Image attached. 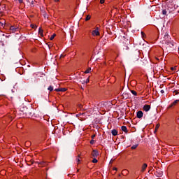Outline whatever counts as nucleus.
<instances>
[{
	"mask_svg": "<svg viewBox=\"0 0 179 179\" xmlns=\"http://www.w3.org/2000/svg\"><path fill=\"white\" fill-rule=\"evenodd\" d=\"M100 30H101V26H100V24H96L91 31L92 37H97L100 36Z\"/></svg>",
	"mask_w": 179,
	"mask_h": 179,
	"instance_id": "obj_1",
	"label": "nucleus"
},
{
	"mask_svg": "<svg viewBox=\"0 0 179 179\" xmlns=\"http://www.w3.org/2000/svg\"><path fill=\"white\" fill-rule=\"evenodd\" d=\"M10 33H17V31H20V28L17 26H11L10 27Z\"/></svg>",
	"mask_w": 179,
	"mask_h": 179,
	"instance_id": "obj_2",
	"label": "nucleus"
},
{
	"mask_svg": "<svg viewBox=\"0 0 179 179\" xmlns=\"http://www.w3.org/2000/svg\"><path fill=\"white\" fill-rule=\"evenodd\" d=\"M178 103H179V99L175 100L173 103H171L169 106L168 108H172V107H176V106H177V104H178Z\"/></svg>",
	"mask_w": 179,
	"mask_h": 179,
	"instance_id": "obj_3",
	"label": "nucleus"
},
{
	"mask_svg": "<svg viewBox=\"0 0 179 179\" xmlns=\"http://www.w3.org/2000/svg\"><path fill=\"white\" fill-rule=\"evenodd\" d=\"M91 156L94 158L98 157H99V151L97 150H93Z\"/></svg>",
	"mask_w": 179,
	"mask_h": 179,
	"instance_id": "obj_4",
	"label": "nucleus"
},
{
	"mask_svg": "<svg viewBox=\"0 0 179 179\" xmlns=\"http://www.w3.org/2000/svg\"><path fill=\"white\" fill-rule=\"evenodd\" d=\"M146 169H148V164H143L141 166V173H145Z\"/></svg>",
	"mask_w": 179,
	"mask_h": 179,
	"instance_id": "obj_5",
	"label": "nucleus"
},
{
	"mask_svg": "<svg viewBox=\"0 0 179 179\" xmlns=\"http://www.w3.org/2000/svg\"><path fill=\"white\" fill-rule=\"evenodd\" d=\"M143 117V112L142 110H139L137 112V118H142Z\"/></svg>",
	"mask_w": 179,
	"mask_h": 179,
	"instance_id": "obj_6",
	"label": "nucleus"
},
{
	"mask_svg": "<svg viewBox=\"0 0 179 179\" xmlns=\"http://www.w3.org/2000/svg\"><path fill=\"white\" fill-rule=\"evenodd\" d=\"M143 108L144 111L148 112L149 110H150V105H144Z\"/></svg>",
	"mask_w": 179,
	"mask_h": 179,
	"instance_id": "obj_7",
	"label": "nucleus"
},
{
	"mask_svg": "<svg viewBox=\"0 0 179 179\" xmlns=\"http://www.w3.org/2000/svg\"><path fill=\"white\" fill-rule=\"evenodd\" d=\"M111 134L113 136H117L118 135V131L117 129H113Z\"/></svg>",
	"mask_w": 179,
	"mask_h": 179,
	"instance_id": "obj_8",
	"label": "nucleus"
},
{
	"mask_svg": "<svg viewBox=\"0 0 179 179\" xmlns=\"http://www.w3.org/2000/svg\"><path fill=\"white\" fill-rule=\"evenodd\" d=\"M66 88H57L55 90V92H66Z\"/></svg>",
	"mask_w": 179,
	"mask_h": 179,
	"instance_id": "obj_9",
	"label": "nucleus"
},
{
	"mask_svg": "<svg viewBox=\"0 0 179 179\" xmlns=\"http://www.w3.org/2000/svg\"><path fill=\"white\" fill-rule=\"evenodd\" d=\"M121 129L123 132H125V134H128V129L125 126H122Z\"/></svg>",
	"mask_w": 179,
	"mask_h": 179,
	"instance_id": "obj_10",
	"label": "nucleus"
},
{
	"mask_svg": "<svg viewBox=\"0 0 179 179\" xmlns=\"http://www.w3.org/2000/svg\"><path fill=\"white\" fill-rule=\"evenodd\" d=\"M43 29H41V28H39V29H38V34H39V36H41V37H43V36H44V34H43Z\"/></svg>",
	"mask_w": 179,
	"mask_h": 179,
	"instance_id": "obj_11",
	"label": "nucleus"
},
{
	"mask_svg": "<svg viewBox=\"0 0 179 179\" xmlns=\"http://www.w3.org/2000/svg\"><path fill=\"white\" fill-rule=\"evenodd\" d=\"M6 21L5 20H3L1 21H0V26H1V27H5V24H6Z\"/></svg>",
	"mask_w": 179,
	"mask_h": 179,
	"instance_id": "obj_12",
	"label": "nucleus"
},
{
	"mask_svg": "<svg viewBox=\"0 0 179 179\" xmlns=\"http://www.w3.org/2000/svg\"><path fill=\"white\" fill-rule=\"evenodd\" d=\"M131 93L134 96H138V93H137L135 90H131Z\"/></svg>",
	"mask_w": 179,
	"mask_h": 179,
	"instance_id": "obj_13",
	"label": "nucleus"
},
{
	"mask_svg": "<svg viewBox=\"0 0 179 179\" xmlns=\"http://www.w3.org/2000/svg\"><path fill=\"white\" fill-rule=\"evenodd\" d=\"M159 128H160V124H157L155 127V132H157V130L159 129Z\"/></svg>",
	"mask_w": 179,
	"mask_h": 179,
	"instance_id": "obj_14",
	"label": "nucleus"
},
{
	"mask_svg": "<svg viewBox=\"0 0 179 179\" xmlns=\"http://www.w3.org/2000/svg\"><path fill=\"white\" fill-rule=\"evenodd\" d=\"M162 15H164V16L167 15V9L162 10Z\"/></svg>",
	"mask_w": 179,
	"mask_h": 179,
	"instance_id": "obj_15",
	"label": "nucleus"
},
{
	"mask_svg": "<svg viewBox=\"0 0 179 179\" xmlns=\"http://www.w3.org/2000/svg\"><path fill=\"white\" fill-rule=\"evenodd\" d=\"M90 81V77H88V78L86 79V80L83 83H83L87 84V83H89Z\"/></svg>",
	"mask_w": 179,
	"mask_h": 179,
	"instance_id": "obj_16",
	"label": "nucleus"
},
{
	"mask_svg": "<svg viewBox=\"0 0 179 179\" xmlns=\"http://www.w3.org/2000/svg\"><path fill=\"white\" fill-rule=\"evenodd\" d=\"M90 71H92L91 68H88L85 72L84 73H90Z\"/></svg>",
	"mask_w": 179,
	"mask_h": 179,
	"instance_id": "obj_17",
	"label": "nucleus"
},
{
	"mask_svg": "<svg viewBox=\"0 0 179 179\" xmlns=\"http://www.w3.org/2000/svg\"><path fill=\"white\" fill-rule=\"evenodd\" d=\"M77 160V164H79V163H80V155L78 156V158L76 159Z\"/></svg>",
	"mask_w": 179,
	"mask_h": 179,
	"instance_id": "obj_18",
	"label": "nucleus"
},
{
	"mask_svg": "<svg viewBox=\"0 0 179 179\" xmlns=\"http://www.w3.org/2000/svg\"><path fill=\"white\" fill-rule=\"evenodd\" d=\"M57 36V34H52V35L50 36V41H52L53 38H55V36Z\"/></svg>",
	"mask_w": 179,
	"mask_h": 179,
	"instance_id": "obj_19",
	"label": "nucleus"
},
{
	"mask_svg": "<svg viewBox=\"0 0 179 179\" xmlns=\"http://www.w3.org/2000/svg\"><path fill=\"white\" fill-rule=\"evenodd\" d=\"M48 90H50V92H52L54 90V87L52 86H49L48 88Z\"/></svg>",
	"mask_w": 179,
	"mask_h": 179,
	"instance_id": "obj_20",
	"label": "nucleus"
},
{
	"mask_svg": "<svg viewBox=\"0 0 179 179\" xmlns=\"http://www.w3.org/2000/svg\"><path fill=\"white\" fill-rule=\"evenodd\" d=\"M90 19H91V17H90V15H87V17H86V18H85V21L86 22H87V20H90Z\"/></svg>",
	"mask_w": 179,
	"mask_h": 179,
	"instance_id": "obj_21",
	"label": "nucleus"
},
{
	"mask_svg": "<svg viewBox=\"0 0 179 179\" xmlns=\"http://www.w3.org/2000/svg\"><path fill=\"white\" fill-rule=\"evenodd\" d=\"M136 148H138V144L134 145L131 146V149H136Z\"/></svg>",
	"mask_w": 179,
	"mask_h": 179,
	"instance_id": "obj_22",
	"label": "nucleus"
},
{
	"mask_svg": "<svg viewBox=\"0 0 179 179\" xmlns=\"http://www.w3.org/2000/svg\"><path fill=\"white\" fill-rule=\"evenodd\" d=\"M97 162H99V161H98L97 159H96V158H94V159H92V163H97Z\"/></svg>",
	"mask_w": 179,
	"mask_h": 179,
	"instance_id": "obj_23",
	"label": "nucleus"
},
{
	"mask_svg": "<svg viewBox=\"0 0 179 179\" xmlns=\"http://www.w3.org/2000/svg\"><path fill=\"white\" fill-rule=\"evenodd\" d=\"M157 176H158V177H162V176H163V172H159Z\"/></svg>",
	"mask_w": 179,
	"mask_h": 179,
	"instance_id": "obj_24",
	"label": "nucleus"
},
{
	"mask_svg": "<svg viewBox=\"0 0 179 179\" xmlns=\"http://www.w3.org/2000/svg\"><path fill=\"white\" fill-rule=\"evenodd\" d=\"M31 27L32 29H36L37 28V26L34 25V24H31Z\"/></svg>",
	"mask_w": 179,
	"mask_h": 179,
	"instance_id": "obj_25",
	"label": "nucleus"
},
{
	"mask_svg": "<svg viewBox=\"0 0 179 179\" xmlns=\"http://www.w3.org/2000/svg\"><path fill=\"white\" fill-rule=\"evenodd\" d=\"M166 12H167L168 14L171 13V10H170L169 8H166Z\"/></svg>",
	"mask_w": 179,
	"mask_h": 179,
	"instance_id": "obj_26",
	"label": "nucleus"
},
{
	"mask_svg": "<svg viewBox=\"0 0 179 179\" xmlns=\"http://www.w3.org/2000/svg\"><path fill=\"white\" fill-rule=\"evenodd\" d=\"M45 163L44 162L39 163V166H45Z\"/></svg>",
	"mask_w": 179,
	"mask_h": 179,
	"instance_id": "obj_27",
	"label": "nucleus"
},
{
	"mask_svg": "<svg viewBox=\"0 0 179 179\" xmlns=\"http://www.w3.org/2000/svg\"><path fill=\"white\" fill-rule=\"evenodd\" d=\"M164 38H169V34H166L164 35Z\"/></svg>",
	"mask_w": 179,
	"mask_h": 179,
	"instance_id": "obj_28",
	"label": "nucleus"
},
{
	"mask_svg": "<svg viewBox=\"0 0 179 179\" xmlns=\"http://www.w3.org/2000/svg\"><path fill=\"white\" fill-rule=\"evenodd\" d=\"M105 1H106V0H100V3L103 4V3H104Z\"/></svg>",
	"mask_w": 179,
	"mask_h": 179,
	"instance_id": "obj_29",
	"label": "nucleus"
},
{
	"mask_svg": "<svg viewBox=\"0 0 179 179\" xmlns=\"http://www.w3.org/2000/svg\"><path fill=\"white\" fill-rule=\"evenodd\" d=\"M176 178L179 179V172H178L176 174Z\"/></svg>",
	"mask_w": 179,
	"mask_h": 179,
	"instance_id": "obj_30",
	"label": "nucleus"
},
{
	"mask_svg": "<svg viewBox=\"0 0 179 179\" xmlns=\"http://www.w3.org/2000/svg\"><path fill=\"white\" fill-rule=\"evenodd\" d=\"M94 138H96V134H93V135L92 136V139H94Z\"/></svg>",
	"mask_w": 179,
	"mask_h": 179,
	"instance_id": "obj_31",
	"label": "nucleus"
},
{
	"mask_svg": "<svg viewBox=\"0 0 179 179\" xmlns=\"http://www.w3.org/2000/svg\"><path fill=\"white\" fill-rule=\"evenodd\" d=\"M20 3H23V0H18Z\"/></svg>",
	"mask_w": 179,
	"mask_h": 179,
	"instance_id": "obj_32",
	"label": "nucleus"
},
{
	"mask_svg": "<svg viewBox=\"0 0 179 179\" xmlns=\"http://www.w3.org/2000/svg\"><path fill=\"white\" fill-rule=\"evenodd\" d=\"M171 71H174V69H176V67H171Z\"/></svg>",
	"mask_w": 179,
	"mask_h": 179,
	"instance_id": "obj_33",
	"label": "nucleus"
},
{
	"mask_svg": "<svg viewBox=\"0 0 179 179\" xmlns=\"http://www.w3.org/2000/svg\"><path fill=\"white\" fill-rule=\"evenodd\" d=\"M161 93H162V94H163L164 93V90H162Z\"/></svg>",
	"mask_w": 179,
	"mask_h": 179,
	"instance_id": "obj_34",
	"label": "nucleus"
},
{
	"mask_svg": "<svg viewBox=\"0 0 179 179\" xmlns=\"http://www.w3.org/2000/svg\"><path fill=\"white\" fill-rule=\"evenodd\" d=\"M55 2H59V0H54Z\"/></svg>",
	"mask_w": 179,
	"mask_h": 179,
	"instance_id": "obj_35",
	"label": "nucleus"
},
{
	"mask_svg": "<svg viewBox=\"0 0 179 179\" xmlns=\"http://www.w3.org/2000/svg\"><path fill=\"white\" fill-rule=\"evenodd\" d=\"M142 36H145V33H143V31L141 32Z\"/></svg>",
	"mask_w": 179,
	"mask_h": 179,
	"instance_id": "obj_36",
	"label": "nucleus"
},
{
	"mask_svg": "<svg viewBox=\"0 0 179 179\" xmlns=\"http://www.w3.org/2000/svg\"><path fill=\"white\" fill-rule=\"evenodd\" d=\"M64 55H61V58H64Z\"/></svg>",
	"mask_w": 179,
	"mask_h": 179,
	"instance_id": "obj_37",
	"label": "nucleus"
},
{
	"mask_svg": "<svg viewBox=\"0 0 179 179\" xmlns=\"http://www.w3.org/2000/svg\"><path fill=\"white\" fill-rule=\"evenodd\" d=\"M113 170H115V171H117V168H113Z\"/></svg>",
	"mask_w": 179,
	"mask_h": 179,
	"instance_id": "obj_38",
	"label": "nucleus"
},
{
	"mask_svg": "<svg viewBox=\"0 0 179 179\" xmlns=\"http://www.w3.org/2000/svg\"><path fill=\"white\" fill-rule=\"evenodd\" d=\"M90 143L93 144V141H91Z\"/></svg>",
	"mask_w": 179,
	"mask_h": 179,
	"instance_id": "obj_39",
	"label": "nucleus"
},
{
	"mask_svg": "<svg viewBox=\"0 0 179 179\" xmlns=\"http://www.w3.org/2000/svg\"><path fill=\"white\" fill-rule=\"evenodd\" d=\"M14 1H17V0H14Z\"/></svg>",
	"mask_w": 179,
	"mask_h": 179,
	"instance_id": "obj_40",
	"label": "nucleus"
}]
</instances>
